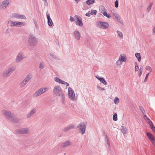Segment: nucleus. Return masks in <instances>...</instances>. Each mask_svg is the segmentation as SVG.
<instances>
[{
  "label": "nucleus",
  "instance_id": "1",
  "mask_svg": "<svg viewBox=\"0 0 155 155\" xmlns=\"http://www.w3.org/2000/svg\"><path fill=\"white\" fill-rule=\"evenodd\" d=\"M53 92L54 94L56 95H58L61 97L62 100L63 102L64 103L65 96L62 92L61 88L59 86H56L53 89Z\"/></svg>",
  "mask_w": 155,
  "mask_h": 155
},
{
  "label": "nucleus",
  "instance_id": "2",
  "mask_svg": "<svg viewBox=\"0 0 155 155\" xmlns=\"http://www.w3.org/2000/svg\"><path fill=\"white\" fill-rule=\"evenodd\" d=\"M3 114L6 115L8 119L11 121L14 122H16L17 121L18 119L16 117L10 112L5 110L4 111Z\"/></svg>",
  "mask_w": 155,
  "mask_h": 155
},
{
  "label": "nucleus",
  "instance_id": "3",
  "mask_svg": "<svg viewBox=\"0 0 155 155\" xmlns=\"http://www.w3.org/2000/svg\"><path fill=\"white\" fill-rule=\"evenodd\" d=\"M49 88L48 87H45L41 88L37 90L33 95L34 97H37L40 95H41L46 91L48 90Z\"/></svg>",
  "mask_w": 155,
  "mask_h": 155
},
{
  "label": "nucleus",
  "instance_id": "4",
  "mask_svg": "<svg viewBox=\"0 0 155 155\" xmlns=\"http://www.w3.org/2000/svg\"><path fill=\"white\" fill-rule=\"evenodd\" d=\"M127 60V57L125 54H121L119 56V59L117 61V65H119L122 64L123 62H126Z\"/></svg>",
  "mask_w": 155,
  "mask_h": 155
},
{
  "label": "nucleus",
  "instance_id": "5",
  "mask_svg": "<svg viewBox=\"0 0 155 155\" xmlns=\"http://www.w3.org/2000/svg\"><path fill=\"white\" fill-rule=\"evenodd\" d=\"M68 95L69 98L72 101L75 100L76 99L73 90L70 87L68 89Z\"/></svg>",
  "mask_w": 155,
  "mask_h": 155
},
{
  "label": "nucleus",
  "instance_id": "6",
  "mask_svg": "<svg viewBox=\"0 0 155 155\" xmlns=\"http://www.w3.org/2000/svg\"><path fill=\"white\" fill-rule=\"evenodd\" d=\"M74 18L75 21V23L76 25L81 27L83 26V23L81 18L77 15L74 16Z\"/></svg>",
  "mask_w": 155,
  "mask_h": 155
},
{
  "label": "nucleus",
  "instance_id": "7",
  "mask_svg": "<svg viewBox=\"0 0 155 155\" xmlns=\"http://www.w3.org/2000/svg\"><path fill=\"white\" fill-rule=\"evenodd\" d=\"M9 2L8 0H4L0 2V9H5L8 5Z\"/></svg>",
  "mask_w": 155,
  "mask_h": 155
},
{
  "label": "nucleus",
  "instance_id": "8",
  "mask_svg": "<svg viewBox=\"0 0 155 155\" xmlns=\"http://www.w3.org/2000/svg\"><path fill=\"white\" fill-rule=\"evenodd\" d=\"M100 11L104 16L107 17L108 18H109L111 17L110 14H107V11L104 7H101L100 9Z\"/></svg>",
  "mask_w": 155,
  "mask_h": 155
},
{
  "label": "nucleus",
  "instance_id": "9",
  "mask_svg": "<svg viewBox=\"0 0 155 155\" xmlns=\"http://www.w3.org/2000/svg\"><path fill=\"white\" fill-rule=\"evenodd\" d=\"M28 42L31 46H34L37 43L36 39L32 36H30L28 39Z\"/></svg>",
  "mask_w": 155,
  "mask_h": 155
},
{
  "label": "nucleus",
  "instance_id": "10",
  "mask_svg": "<svg viewBox=\"0 0 155 155\" xmlns=\"http://www.w3.org/2000/svg\"><path fill=\"white\" fill-rule=\"evenodd\" d=\"M86 124L84 122L80 123L78 126V127L80 128L81 130L80 133L83 134L85 132L86 128Z\"/></svg>",
  "mask_w": 155,
  "mask_h": 155
},
{
  "label": "nucleus",
  "instance_id": "11",
  "mask_svg": "<svg viewBox=\"0 0 155 155\" xmlns=\"http://www.w3.org/2000/svg\"><path fill=\"white\" fill-rule=\"evenodd\" d=\"M15 69V68L13 67L9 68L3 74V76L4 77L8 76L12 72L14 71Z\"/></svg>",
  "mask_w": 155,
  "mask_h": 155
},
{
  "label": "nucleus",
  "instance_id": "12",
  "mask_svg": "<svg viewBox=\"0 0 155 155\" xmlns=\"http://www.w3.org/2000/svg\"><path fill=\"white\" fill-rule=\"evenodd\" d=\"M24 58L23 54L22 52H20L17 55L15 61L17 62H19Z\"/></svg>",
  "mask_w": 155,
  "mask_h": 155
},
{
  "label": "nucleus",
  "instance_id": "13",
  "mask_svg": "<svg viewBox=\"0 0 155 155\" xmlns=\"http://www.w3.org/2000/svg\"><path fill=\"white\" fill-rule=\"evenodd\" d=\"M98 24L100 27L103 29L107 28L109 26V24L106 22H102L99 21L98 23Z\"/></svg>",
  "mask_w": 155,
  "mask_h": 155
},
{
  "label": "nucleus",
  "instance_id": "14",
  "mask_svg": "<svg viewBox=\"0 0 155 155\" xmlns=\"http://www.w3.org/2000/svg\"><path fill=\"white\" fill-rule=\"evenodd\" d=\"M147 135L153 144L155 146V138L152 134L149 133H147Z\"/></svg>",
  "mask_w": 155,
  "mask_h": 155
},
{
  "label": "nucleus",
  "instance_id": "15",
  "mask_svg": "<svg viewBox=\"0 0 155 155\" xmlns=\"http://www.w3.org/2000/svg\"><path fill=\"white\" fill-rule=\"evenodd\" d=\"M13 17L18 19H25L26 18L24 15H22L19 14L17 13H14L13 15Z\"/></svg>",
  "mask_w": 155,
  "mask_h": 155
},
{
  "label": "nucleus",
  "instance_id": "16",
  "mask_svg": "<svg viewBox=\"0 0 155 155\" xmlns=\"http://www.w3.org/2000/svg\"><path fill=\"white\" fill-rule=\"evenodd\" d=\"M17 132L19 134H28L29 131L28 129L24 128L18 130Z\"/></svg>",
  "mask_w": 155,
  "mask_h": 155
},
{
  "label": "nucleus",
  "instance_id": "17",
  "mask_svg": "<svg viewBox=\"0 0 155 155\" xmlns=\"http://www.w3.org/2000/svg\"><path fill=\"white\" fill-rule=\"evenodd\" d=\"M97 11L96 10H91L89 11L86 14V15L87 16L90 17L91 15L93 14L96 15L97 14Z\"/></svg>",
  "mask_w": 155,
  "mask_h": 155
},
{
  "label": "nucleus",
  "instance_id": "18",
  "mask_svg": "<svg viewBox=\"0 0 155 155\" xmlns=\"http://www.w3.org/2000/svg\"><path fill=\"white\" fill-rule=\"evenodd\" d=\"M36 112V109L35 108L33 109L27 115V117L29 118L32 116Z\"/></svg>",
  "mask_w": 155,
  "mask_h": 155
},
{
  "label": "nucleus",
  "instance_id": "19",
  "mask_svg": "<svg viewBox=\"0 0 155 155\" xmlns=\"http://www.w3.org/2000/svg\"><path fill=\"white\" fill-rule=\"evenodd\" d=\"M8 24L11 27L16 26L17 21H8Z\"/></svg>",
  "mask_w": 155,
  "mask_h": 155
},
{
  "label": "nucleus",
  "instance_id": "20",
  "mask_svg": "<svg viewBox=\"0 0 155 155\" xmlns=\"http://www.w3.org/2000/svg\"><path fill=\"white\" fill-rule=\"evenodd\" d=\"M74 33L75 38L77 40H79L81 37V35L79 32L78 31H76L74 32Z\"/></svg>",
  "mask_w": 155,
  "mask_h": 155
},
{
  "label": "nucleus",
  "instance_id": "21",
  "mask_svg": "<svg viewBox=\"0 0 155 155\" xmlns=\"http://www.w3.org/2000/svg\"><path fill=\"white\" fill-rule=\"evenodd\" d=\"M16 24V27H21L25 26L26 25V23L24 22L17 21Z\"/></svg>",
  "mask_w": 155,
  "mask_h": 155
},
{
  "label": "nucleus",
  "instance_id": "22",
  "mask_svg": "<svg viewBox=\"0 0 155 155\" xmlns=\"http://www.w3.org/2000/svg\"><path fill=\"white\" fill-rule=\"evenodd\" d=\"M47 18L48 19V25L50 26H52L53 25V22L49 15H47Z\"/></svg>",
  "mask_w": 155,
  "mask_h": 155
},
{
  "label": "nucleus",
  "instance_id": "23",
  "mask_svg": "<svg viewBox=\"0 0 155 155\" xmlns=\"http://www.w3.org/2000/svg\"><path fill=\"white\" fill-rule=\"evenodd\" d=\"M71 144V143L69 141H68L62 143V146L64 147H67L70 146Z\"/></svg>",
  "mask_w": 155,
  "mask_h": 155
},
{
  "label": "nucleus",
  "instance_id": "24",
  "mask_svg": "<svg viewBox=\"0 0 155 155\" xmlns=\"http://www.w3.org/2000/svg\"><path fill=\"white\" fill-rule=\"evenodd\" d=\"M136 57L138 61L140 62L141 60V57L140 53H136L135 54Z\"/></svg>",
  "mask_w": 155,
  "mask_h": 155
},
{
  "label": "nucleus",
  "instance_id": "25",
  "mask_svg": "<svg viewBox=\"0 0 155 155\" xmlns=\"http://www.w3.org/2000/svg\"><path fill=\"white\" fill-rule=\"evenodd\" d=\"M99 80L103 84L106 85L107 84V82L103 78H99Z\"/></svg>",
  "mask_w": 155,
  "mask_h": 155
},
{
  "label": "nucleus",
  "instance_id": "26",
  "mask_svg": "<svg viewBox=\"0 0 155 155\" xmlns=\"http://www.w3.org/2000/svg\"><path fill=\"white\" fill-rule=\"evenodd\" d=\"M31 77L32 76L31 75L28 74L26 76L24 79L27 81V82H28V81L31 79Z\"/></svg>",
  "mask_w": 155,
  "mask_h": 155
},
{
  "label": "nucleus",
  "instance_id": "27",
  "mask_svg": "<svg viewBox=\"0 0 155 155\" xmlns=\"http://www.w3.org/2000/svg\"><path fill=\"white\" fill-rule=\"evenodd\" d=\"M113 15L115 16L117 21H120V17L116 13H113Z\"/></svg>",
  "mask_w": 155,
  "mask_h": 155
},
{
  "label": "nucleus",
  "instance_id": "28",
  "mask_svg": "<svg viewBox=\"0 0 155 155\" xmlns=\"http://www.w3.org/2000/svg\"><path fill=\"white\" fill-rule=\"evenodd\" d=\"M94 0H88L86 1V3L88 5H90L94 3Z\"/></svg>",
  "mask_w": 155,
  "mask_h": 155
},
{
  "label": "nucleus",
  "instance_id": "29",
  "mask_svg": "<svg viewBox=\"0 0 155 155\" xmlns=\"http://www.w3.org/2000/svg\"><path fill=\"white\" fill-rule=\"evenodd\" d=\"M24 79L20 83V85L22 87L24 86L25 84L28 83Z\"/></svg>",
  "mask_w": 155,
  "mask_h": 155
},
{
  "label": "nucleus",
  "instance_id": "30",
  "mask_svg": "<svg viewBox=\"0 0 155 155\" xmlns=\"http://www.w3.org/2000/svg\"><path fill=\"white\" fill-rule=\"evenodd\" d=\"M74 125H71L64 129V130L65 131H66L72 128H74Z\"/></svg>",
  "mask_w": 155,
  "mask_h": 155
},
{
  "label": "nucleus",
  "instance_id": "31",
  "mask_svg": "<svg viewBox=\"0 0 155 155\" xmlns=\"http://www.w3.org/2000/svg\"><path fill=\"white\" fill-rule=\"evenodd\" d=\"M117 33L118 34V35L119 37L120 38H123V35L122 33L118 31H117Z\"/></svg>",
  "mask_w": 155,
  "mask_h": 155
},
{
  "label": "nucleus",
  "instance_id": "32",
  "mask_svg": "<svg viewBox=\"0 0 155 155\" xmlns=\"http://www.w3.org/2000/svg\"><path fill=\"white\" fill-rule=\"evenodd\" d=\"M127 130L126 128L122 127L121 128V131L124 134H126Z\"/></svg>",
  "mask_w": 155,
  "mask_h": 155
},
{
  "label": "nucleus",
  "instance_id": "33",
  "mask_svg": "<svg viewBox=\"0 0 155 155\" xmlns=\"http://www.w3.org/2000/svg\"><path fill=\"white\" fill-rule=\"evenodd\" d=\"M146 69L147 70L149 71L150 72H151L152 71L151 67L148 66H147L146 67Z\"/></svg>",
  "mask_w": 155,
  "mask_h": 155
},
{
  "label": "nucleus",
  "instance_id": "34",
  "mask_svg": "<svg viewBox=\"0 0 155 155\" xmlns=\"http://www.w3.org/2000/svg\"><path fill=\"white\" fill-rule=\"evenodd\" d=\"M113 120L114 121H117V115L116 113L114 114L113 117Z\"/></svg>",
  "mask_w": 155,
  "mask_h": 155
},
{
  "label": "nucleus",
  "instance_id": "35",
  "mask_svg": "<svg viewBox=\"0 0 155 155\" xmlns=\"http://www.w3.org/2000/svg\"><path fill=\"white\" fill-rule=\"evenodd\" d=\"M119 99H118V98L117 97H115V98L114 101V103L116 104H117L118 103H119Z\"/></svg>",
  "mask_w": 155,
  "mask_h": 155
},
{
  "label": "nucleus",
  "instance_id": "36",
  "mask_svg": "<svg viewBox=\"0 0 155 155\" xmlns=\"http://www.w3.org/2000/svg\"><path fill=\"white\" fill-rule=\"evenodd\" d=\"M88 8V7L87 5L86 4H84L83 5V7L82 8V9L84 10H87Z\"/></svg>",
  "mask_w": 155,
  "mask_h": 155
},
{
  "label": "nucleus",
  "instance_id": "37",
  "mask_svg": "<svg viewBox=\"0 0 155 155\" xmlns=\"http://www.w3.org/2000/svg\"><path fill=\"white\" fill-rule=\"evenodd\" d=\"M144 118L145 120L148 123L150 121H151L150 119L147 117L146 115H144Z\"/></svg>",
  "mask_w": 155,
  "mask_h": 155
},
{
  "label": "nucleus",
  "instance_id": "38",
  "mask_svg": "<svg viewBox=\"0 0 155 155\" xmlns=\"http://www.w3.org/2000/svg\"><path fill=\"white\" fill-rule=\"evenodd\" d=\"M152 5V3H150L149 5L148 6V7H147V11L148 12H149V11H150V10H151Z\"/></svg>",
  "mask_w": 155,
  "mask_h": 155
},
{
  "label": "nucleus",
  "instance_id": "39",
  "mask_svg": "<svg viewBox=\"0 0 155 155\" xmlns=\"http://www.w3.org/2000/svg\"><path fill=\"white\" fill-rule=\"evenodd\" d=\"M135 71H137L139 70V67L137 63H135Z\"/></svg>",
  "mask_w": 155,
  "mask_h": 155
},
{
  "label": "nucleus",
  "instance_id": "40",
  "mask_svg": "<svg viewBox=\"0 0 155 155\" xmlns=\"http://www.w3.org/2000/svg\"><path fill=\"white\" fill-rule=\"evenodd\" d=\"M115 6L116 8H117L118 6V2L116 0L115 2Z\"/></svg>",
  "mask_w": 155,
  "mask_h": 155
},
{
  "label": "nucleus",
  "instance_id": "41",
  "mask_svg": "<svg viewBox=\"0 0 155 155\" xmlns=\"http://www.w3.org/2000/svg\"><path fill=\"white\" fill-rule=\"evenodd\" d=\"M61 80V79H60L59 78H54L55 81L57 82H58V83H59Z\"/></svg>",
  "mask_w": 155,
  "mask_h": 155
},
{
  "label": "nucleus",
  "instance_id": "42",
  "mask_svg": "<svg viewBox=\"0 0 155 155\" xmlns=\"http://www.w3.org/2000/svg\"><path fill=\"white\" fill-rule=\"evenodd\" d=\"M44 66L43 65V64L41 63L40 64V65H39V68H41V69H42V68H44Z\"/></svg>",
  "mask_w": 155,
  "mask_h": 155
},
{
  "label": "nucleus",
  "instance_id": "43",
  "mask_svg": "<svg viewBox=\"0 0 155 155\" xmlns=\"http://www.w3.org/2000/svg\"><path fill=\"white\" fill-rule=\"evenodd\" d=\"M97 88L100 90H102V91H104V88H103L100 87L99 86L97 85Z\"/></svg>",
  "mask_w": 155,
  "mask_h": 155
},
{
  "label": "nucleus",
  "instance_id": "44",
  "mask_svg": "<svg viewBox=\"0 0 155 155\" xmlns=\"http://www.w3.org/2000/svg\"><path fill=\"white\" fill-rule=\"evenodd\" d=\"M74 20H75L74 18H74H73L71 16H70V20L71 22L74 21Z\"/></svg>",
  "mask_w": 155,
  "mask_h": 155
},
{
  "label": "nucleus",
  "instance_id": "45",
  "mask_svg": "<svg viewBox=\"0 0 155 155\" xmlns=\"http://www.w3.org/2000/svg\"><path fill=\"white\" fill-rule=\"evenodd\" d=\"M60 83H61V84H66V82H65L64 81H62V80H61L60 82H59Z\"/></svg>",
  "mask_w": 155,
  "mask_h": 155
},
{
  "label": "nucleus",
  "instance_id": "46",
  "mask_svg": "<svg viewBox=\"0 0 155 155\" xmlns=\"http://www.w3.org/2000/svg\"><path fill=\"white\" fill-rule=\"evenodd\" d=\"M149 125H150L151 128L152 127L153 125V123L151 121H150L148 123Z\"/></svg>",
  "mask_w": 155,
  "mask_h": 155
},
{
  "label": "nucleus",
  "instance_id": "47",
  "mask_svg": "<svg viewBox=\"0 0 155 155\" xmlns=\"http://www.w3.org/2000/svg\"><path fill=\"white\" fill-rule=\"evenodd\" d=\"M149 74H150V72H149L147 74L146 77H145V78L144 80V81H146L147 80L148 77V75H149Z\"/></svg>",
  "mask_w": 155,
  "mask_h": 155
},
{
  "label": "nucleus",
  "instance_id": "48",
  "mask_svg": "<svg viewBox=\"0 0 155 155\" xmlns=\"http://www.w3.org/2000/svg\"><path fill=\"white\" fill-rule=\"evenodd\" d=\"M143 68L142 66H141L140 67L139 70L140 71V73H141V72H142V71H143Z\"/></svg>",
  "mask_w": 155,
  "mask_h": 155
},
{
  "label": "nucleus",
  "instance_id": "49",
  "mask_svg": "<svg viewBox=\"0 0 155 155\" xmlns=\"http://www.w3.org/2000/svg\"><path fill=\"white\" fill-rule=\"evenodd\" d=\"M152 130L155 133V127L153 126L152 127H151Z\"/></svg>",
  "mask_w": 155,
  "mask_h": 155
},
{
  "label": "nucleus",
  "instance_id": "50",
  "mask_svg": "<svg viewBox=\"0 0 155 155\" xmlns=\"http://www.w3.org/2000/svg\"><path fill=\"white\" fill-rule=\"evenodd\" d=\"M142 74V72H141V73H140V71L139 70V71L138 72V76H139V77H140L141 76Z\"/></svg>",
  "mask_w": 155,
  "mask_h": 155
},
{
  "label": "nucleus",
  "instance_id": "51",
  "mask_svg": "<svg viewBox=\"0 0 155 155\" xmlns=\"http://www.w3.org/2000/svg\"><path fill=\"white\" fill-rule=\"evenodd\" d=\"M96 78L97 79H98V80H99V78H100V77H99V76H96Z\"/></svg>",
  "mask_w": 155,
  "mask_h": 155
},
{
  "label": "nucleus",
  "instance_id": "52",
  "mask_svg": "<svg viewBox=\"0 0 155 155\" xmlns=\"http://www.w3.org/2000/svg\"><path fill=\"white\" fill-rule=\"evenodd\" d=\"M66 86H68L69 85V84L68 83H67V82H66Z\"/></svg>",
  "mask_w": 155,
  "mask_h": 155
},
{
  "label": "nucleus",
  "instance_id": "53",
  "mask_svg": "<svg viewBox=\"0 0 155 155\" xmlns=\"http://www.w3.org/2000/svg\"><path fill=\"white\" fill-rule=\"evenodd\" d=\"M143 114H144V115H145V111H144V112H143Z\"/></svg>",
  "mask_w": 155,
  "mask_h": 155
},
{
  "label": "nucleus",
  "instance_id": "54",
  "mask_svg": "<svg viewBox=\"0 0 155 155\" xmlns=\"http://www.w3.org/2000/svg\"><path fill=\"white\" fill-rule=\"evenodd\" d=\"M42 0L45 2H46V1H47V0Z\"/></svg>",
  "mask_w": 155,
  "mask_h": 155
},
{
  "label": "nucleus",
  "instance_id": "55",
  "mask_svg": "<svg viewBox=\"0 0 155 155\" xmlns=\"http://www.w3.org/2000/svg\"><path fill=\"white\" fill-rule=\"evenodd\" d=\"M106 137H107V140H108V138H107V136H106Z\"/></svg>",
  "mask_w": 155,
  "mask_h": 155
}]
</instances>
